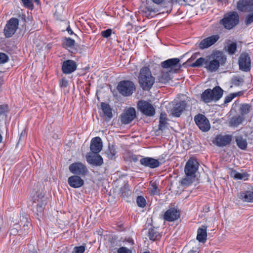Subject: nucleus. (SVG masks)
Listing matches in <instances>:
<instances>
[{
	"mask_svg": "<svg viewBox=\"0 0 253 253\" xmlns=\"http://www.w3.org/2000/svg\"><path fill=\"white\" fill-rule=\"evenodd\" d=\"M138 83L144 90H149L155 83V78L152 76L148 67H142L139 72Z\"/></svg>",
	"mask_w": 253,
	"mask_h": 253,
	"instance_id": "f257e3e1",
	"label": "nucleus"
},
{
	"mask_svg": "<svg viewBox=\"0 0 253 253\" xmlns=\"http://www.w3.org/2000/svg\"><path fill=\"white\" fill-rule=\"evenodd\" d=\"M223 90L219 86H215L212 89H206L201 95V100L206 103L212 101L219 100L223 95Z\"/></svg>",
	"mask_w": 253,
	"mask_h": 253,
	"instance_id": "f03ea898",
	"label": "nucleus"
},
{
	"mask_svg": "<svg viewBox=\"0 0 253 253\" xmlns=\"http://www.w3.org/2000/svg\"><path fill=\"white\" fill-rule=\"evenodd\" d=\"M220 24L227 30H231L239 23V16L236 11H231L224 15L223 18L220 20Z\"/></svg>",
	"mask_w": 253,
	"mask_h": 253,
	"instance_id": "7ed1b4c3",
	"label": "nucleus"
},
{
	"mask_svg": "<svg viewBox=\"0 0 253 253\" xmlns=\"http://www.w3.org/2000/svg\"><path fill=\"white\" fill-rule=\"evenodd\" d=\"M118 92L123 96L131 95L135 90L134 84L131 81L124 80L120 81L117 86Z\"/></svg>",
	"mask_w": 253,
	"mask_h": 253,
	"instance_id": "20e7f679",
	"label": "nucleus"
},
{
	"mask_svg": "<svg viewBox=\"0 0 253 253\" xmlns=\"http://www.w3.org/2000/svg\"><path fill=\"white\" fill-rule=\"evenodd\" d=\"M32 200V207L33 211H34L36 209L38 215L42 213L48 202L47 197L43 196L42 193L39 194L37 193L33 196Z\"/></svg>",
	"mask_w": 253,
	"mask_h": 253,
	"instance_id": "39448f33",
	"label": "nucleus"
},
{
	"mask_svg": "<svg viewBox=\"0 0 253 253\" xmlns=\"http://www.w3.org/2000/svg\"><path fill=\"white\" fill-rule=\"evenodd\" d=\"M19 26V20L12 17L7 21L3 30V34L5 38H9L15 33Z\"/></svg>",
	"mask_w": 253,
	"mask_h": 253,
	"instance_id": "423d86ee",
	"label": "nucleus"
},
{
	"mask_svg": "<svg viewBox=\"0 0 253 253\" xmlns=\"http://www.w3.org/2000/svg\"><path fill=\"white\" fill-rule=\"evenodd\" d=\"M180 60L177 58L169 59L161 63V66L165 69H170L169 72L171 73H175L181 68V65L179 63Z\"/></svg>",
	"mask_w": 253,
	"mask_h": 253,
	"instance_id": "0eeeda50",
	"label": "nucleus"
},
{
	"mask_svg": "<svg viewBox=\"0 0 253 253\" xmlns=\"http://www.w3.org/2000/svg\"><path fill=\"white\" fill-rule=\"evenodd\" d=\"M69 169L73 174L80 176H84L88 172L86 167L81 162H75L71 164Z\"/></svg>",
	"mask_w": 253,
	"mask_h": 253,
	"instance_id": "6e6552de",
	"label": "nucleus"
},
{
	"mask_svg": "<svg viewBox=\"0 0 253 253\" xmlns=\"http://www.w3.org/2000/svg\"><path fill=\"white\" fill-rule=\"evenodd\" d=\"M138 109L146 116L152 117L155 114V109L149 102L141 100L137 103Z\"/></svg>",
	"mask_w": 253,
	"mask_h": 253,
	"instance_id": "1a4fd4ad",
	"label": "nucleus"
},
{
	"mask_svg": "<svg viewBox=\"0 0 253 253\" xmlns=\"http://www.w3.org/2000/svg\"><path fill=\"white\" fill-rule=\"evenodd\" d=\"M194 121L200 130L203 132L208 131L211 128L210 124L206 116L201 114H198L194 117Z\"/></svg>",
	"mask_w": 253,
	"mask_h": 253,
	"instance_id": "9d476101",
	"label": "nucleus"
},
{
	"mask_svg": "<svg viewBox=\"0 0 253 253\" xmlns=\"http://www.w3.org/2000/svg\"><path fill=\"white\" fill-rule=\"evenodd\" d=\"M199 163L196 159L190 158L186 162L184 172L185 174L196 175V172L198 169Z\"/></svg>",
	"mask_w": 253,
	"mask_h": 253,
	"instance_id": "9b49d317",
	"label": "nucleus"
},
{
	"mask_svg": "<svg viewBox=\"0 0 253 253\" xmlns=\"http://www.w3.org/2000/svg\"><path fill=\"white\" fill-rule=\"evenodd\" d=\"M136 118V111L133 107L125 110L121 115V121L123 124H128Z\"/></svg>",
	"mask_w": 253,
	"mask_h": 253,
	"instance_id": "f8f14e48",
	"label": "nucleus"
},
{
	"mask_svg": "<svg viewBox=\"0 0 253 253\" xmlns=\"http://www.w3.org/2000/svg\"><path fill=\"white\" fill-rule=\"evenodd\" d=\"M239 69L242 71L247 72L251 69V60L248 53H242L238 61Z\"/></svg>",
	"mask_w": 253,
	"mask_h": 253,
	"instance_id": "ddd939ff",
	"label": "nucleus"
},
{
	"mask_svg": "<svg viewBox=\"0 0 253 253\" xmlns=\"http://www.w3.org/2000/svg\"><path fill=\"white\" fill-rule=\"evenodd\" d=\"M232 136L229 134L217 135L212 140V143L218 147H224L230 144Z\"/></svg>",
	"mask_w": 253,
	"mask_h": 253,
	"instance_id": "4468645a",
	"label": "nucleus"
},
{
	"mask_svg": "<svg viewBox=\"0 0 253 253\" xmlns=\"http://www.w3.org/2000/svg\"><path fill=\"white\" fill-rule=\"evenodd\" d=\"M140 164L145 167L155 169L162 165L158 160L152 157H142L139 160Z\"/></svg>",
	"mask_w": 253,
	"mask_h": 253,
	"instance_id": "2eb2a0df",
	"label": "nucleus"
},
{
	"mask_svg": "<svg viewBox=\"0 0 253 253\" xmlns=\"http://www.w3.org/2000/svg\"><path fill=\"white\" fill-rule=\"evenodd\" d=\"M218 35H213L202 40L199 44V47L201 49L207 48L214 44L219 39Z\"/></svg>",
	"mask_w": 253,
	"mask_h": 253,
	"instance_id": "dca6fc26",
	"label": "nucleus"
},
{
	"mask_svg": "<svg viewBox=\"0 0 253 253\" xmlns=\"http://www.w3.org/2000/svg\"><path fill=\"white\" fill-rule=\"evenodd\" d=\"M77 68L76 62L68 59L64 61L62 65V71L65 74H70L75 71Z\"/></svg>",
	"mask_w": 253,
	"mask_h": 253,
	"instance_id": "f3484780",
	"label": "nucleus"
},
{
	"mask_svg": "<svg viewBox=\"0 0 253 253\" xmlns=\"http://www.w3.org/2000/svg\"><path fill=\"white\" fill-rule=\"evenodd\" d=\"M180 217V212L173 208L168 210L164 213L163 218L165 220L172 222L178 219Z\"/></svg>",
	"mask_w": 253,
	"mask_h": 253,
	"instance_id": "a211bd4d",
	"label": "nucleus"
},
{
	"mask_svg": "<svg viewBox=\"0 0 253 253\" xmlns=\"http://www.w3.org/2000/svg\"><path fill=\"white\" fill-rule=\"evenodd\" d=\"M219 57H216L215 58L213 59H212L211 57H210L209 59H207L205 68H206L208 71L211 72H214L219 67Z\"/></svg>",
	"mask_w": 253,
	"mask_h": 253,
	"instance_id": "6ab92c4d",
	"label": "nucleus"
},
{
	"mask_svg": "<svg viewBox=\"0 0 253 253\" xmlns=\"http://www.w3.org/2000/svg\"><path fill=\"white\" fill-rule=\"evenodd\" d=\"M187 103L185 101H181L176 103L171 110V114L175 117H179L185 110Z\"/></svg>",
	"mask_w": 253,
	"mask_h": 253,
	"instance_id": "aec40b11",
	"label": "nucleus"
},
{
	"mask_svg": "<svg viewBox=\"0 0 253 253\" xmlns=\"http://www.w3.org/2000/svg\"><path fill=\"white\" fill-rule=\"evenodd\" d=\"M20 221L21 225H23V228L20 230L19 235L21 236H25L28 233L31 226V224L28 221V216H21L20 218Z\"/></svg>",
	"mask_w": 253,
	"mask_h": 253,
	"instance_id": "412c9836",
	"label": "nucleus"
},
{
	"mask_svg": "<svg viewBox=\"0 0 253 253\" xmlns=\"http://www.w3.org/2000/svg\"><path fill=\"white\" fill-rule=\"evenodd\" d=\"M68 183L72 188H78L84 185V181L80 176L74 175L68 178Z\"/></svg>",
	"mask_w": 253,
	"mask_h": 253,
	"instance_id": "4be33fe9",
	"label": "nucleus"
},
{
	"mask_svg": "<svg viewBox=\"0 0 253 253\" xmlns=\"http://www.w3.org/2000/svg\"><path fill=\"white\" fill-rule=\"evenodd\" d=\"M102 147V142L101 139L99 137H95L92 139L90 145V149L91 151L97 154L100 152Z\"/></svg>",
	"mask_w": 253,
	"mask_h": 253,
	"instance_id": "5701e85b",
	"label": "nucleus"
},
{
	"mask_svg": "<svg viewBox=\"0 0 253 253\" xmlns=\"http://www.w3.org/2000/svg\"><path fill=\"white\" fill-rule=\"evenodd\" d=\"M87 162L92 165L100 166L103 163L102 158L99 155H88L86 157Z\"/></svg>",
	"mask_w": 253,
	"mask_h": 253,
	"instance_id": "b1692460",
	"label": "nucleus"
},
{
	"mask_svg": "<svg viewBox=\"0 0 253 253\" xmlns=\"http://www.w3.org/2000/svg\"><path fill=\"white\" fill-rule=\"evenodd\" d=\"M207 226L206 225H202L198 228L196 239L199 242L205 243L206 241L207 237Z\"/></svg>",
	"mask_w": 253,
	"mask_h": 253,
	"instance_id": "393cba45",
	"label": "nucleus"
},
{
	"mask_svg": "<svg viewBox=\"0 0 253 253\" xmlns=\"http://www.w3.org/2000/svg\"><path fill=\"white\" fill-rule=\"evenodd\" d=\"M149 1L146 0L147 6L145 8H144L141 11V12L142 13L143 16H145L148 18H149V17H152L153 16L151 15V13L152 12L155 13L159 12V13H161L159 9L154 7L153 6L149 5Z\"/></svg>",
	"mask_w": 253,
	"mask_h": 253,
	"instance_id": "a878e982",
	"label": "nucleus"
},
{
	"mask_svg": "<svg viewBox=\"0 0 253 253\" xmlns=\"http://www.w3.org/2000/svg\"><path fill=\"white\" fill-rule=\"evenodd\" d=\"M196 175H192L191 174H185V177L180 181V185L184 187H187L190 185L195 180Z\"/></svg>",
	"mask_w": 253,
	"mask_h": 253,
	"instance_id": "bb28decb",
	"label": "nucleus"
},
{
	"mask_svg": "<svg viewBox=\"0 0 253 253\" xmlns=\"http://www.w3.org/2000/svg\"><path fill=\"white\" fill-rule=\"evenodd\" d=\"M101 106L102 112L105 117L109 119L112 118L113 117L112 109L109 105L106 103L102 102L101 103Z\"/></svg>",
	"mask_w": 253,
	"mask_h": 253,
	"instance_id": "cd10ccee",
	"label": "nucleus"
},
{
	"mask_svg": "<svg viewBox=\"0 0 253 253\" xmlns=\"http://www.w3.org/2000/svg\"><path fill=\"white\" fill-rule=\"evenodd\" d=\"M236 142L238 147L242 150H246L247 148V141L243 136H237L236 137Z\"/></svg>",
	"mask_w": 253,
	"mask_h": 253,
	"instance_id": "c85d7f7f",
	"label": "nucleus"
},
{
	"mask_svg": "<svg viewBox=\"0 0 253 253\" xmlns=\"http://www.w3.org/2000/svg\"><path fill=\"white\" fill-rule=\"evenodd\" d=\"M169 72H162L157 77V82L162 84H166L170 79Z\"/></svg>",
	"mask_w": 253,
	"mask_h": 253,
	"instance_id": "c756f323",
	"label": "nucleus"
},
{
	"mask_svg": "<svg viewBox=\"0 0 253 253\" xmlns=\"http://www.w3.org/2000/svg\"><path fill=\"white\" fill-rule=\"evenodd\" d=\"M231 175L235 179L246 180L249 177V174L246 172L240 173L235 170L231 172Z\"/></svg>",
	"mask_w": 253,
	"mask_h": 253,
	"instance_id": "7c9ffc66",
	"label": "nucleus"
},
{
	"mask_svg": "<svg viewBox=\"0 0 253 253\" xmlns=\"http://www.w3.org/2000/svg\"><path fill=\"white\" fill-rule=\"evenodd\" d=\"M148 236L150 240L153 241L159 239L161 237L160 233L154 227L149 229Z\"/></svg>",
	"mask_w": 253,
	"mask_h": 253,
	"instance_id": "2f4dec72",
	"label": "nucleus"
},
{
	"mask_svg": "<svg viewBox=\"0 0 253 253\" xmlns=\"http://www.w3.org/2000/svg\"><path fill=\"white\" fill-rule=\"evenodd\" d=\"M250 0H239L237 2V8L241 11L247 10Z\"/></svg>",
	"mask_w": 253,
	"mask_h": 253,
	"instance_id": "473e14b6",
	"label": "nucleus"
},
{
	"mask_svg": "<svg viewBox=\"0 0 253 253\" xmlns=\"http://www.w3.org/2000/svg\"><path fill=\"white\" fill-rule=\"evenodd\" d=\"M24 6L26 8L32 10L34 8L33 3L39 5L40 3V0H21Z\"/></svg>",
	"mask_w": 253,
	"mask_h": 253,
	"instance_id": "72a5a7b5",
	"label": "nucleus"
},
{
	"mask_svg": "<svg viewBox=\"0 0 253 253\" xmlns=\"http://www.w3.org/2000/svg\"><path fill=\"white\" fill-rule=\"evenodd\" d=\"M188 2V0H169L167 3L168 6L169 8V12L172 9V6L174 4L178 3L181 5H185Z\"/></svg>",
	"mask_w": 253,
	"mask_h": 253,
	"instance_id": "f704fd0d",
	"label": "nucleus"
},
{
	"mask_svg": "<svg viewBox=\"0 0 253 253\" xmlns=\"http://www.w3.org/2000/svg\"><path fill=\"white\" fill-rule=\"evenodd\" d=\"M251 109V106L248 104H242L240 105L239 111L243 116L249 113Z\"/></svg>",
	"mask_w": 253,
	"mask_h": 253,
	"instance_id": "c9c22d12",
	"label": "nucleus"
},
{
	"mask_svg": "<svg viewBox=\"0 0 253 253\" xmlns=\"http://www.w3.org/2000/svg\"><path fill=\"white\" fill-rule=\"evenodd\" d=\"M121 246V241L120 240L113 238L110 243V250L112 252H114L116 250L117 251L118 247Z\"/></svg>",
	"mask_w": 253,
	"mask_h": 253,
	"instance_id": "e433bc0d",
	"label": "nucleus"
},
{
	"mask_svg": "<svg viewBox=\"0 0 253 253\" xmlns=\"http://www.w3.org/2000/svg\"><path fill=\"white\" fill-rule=\"evenodd\" d=\"M207 59H206L205 58L203 57H200L198 59H197L195 62L193 63L191 65V67H200L202 66L203 65H205L206 66V62Z\"/></svg>",
	"mask_w": 253,
	"mask_h": 253,
	"instance_id": "4c0bfd02",
	"label": "nucleus"
},
{
	"mask_svg": "<svg viewBox=\"0 0 253 253\" xmlns=\"http://www.w3.org/2000/svg\"><path fill=\"white\" fill-rule=\"evenodd\" d=\"M244 82L243 78L239 76L233 77L231 80L232 84L235 86H239Z\"/></svg>",
	"mask_w": 253,
	"mask_h": 253,
	"instance_id": "58836bf2",
	"label": "nucleus"
},
{
	"mask_svg": "<svg viewBox=\"0 0 253 253\" xmlns=\"http://www.w3.org/2000/svg\"><path fill=\"white\" fill-rule=\"evenodd\" d=\"M237 45L236 42H233L227 46V51L231 55L234 54L237 50Z\"/></svg>",
	"mask_w": 253,
	"mask_h": 253,
	"instance_id": "ea45409f",
	"label": "nucleus"
},
{
	"mask_svg": "<svg viewBox=\"0 0 253 253\" xmlns=\"http://www.w3.org/2000/svg\"><path fill=\"white\" fill-rule=\"evenodd\" d=\"M20 226L21 224H19V223L15 224L10 229V235H16L19 233H20Z\"/></svg>",
	"mask_w": 253,
	"mask_h": 253,
	"instance_id": "a19ab883",
	"label": "nucleus"
},
{
	"mask_svg": "<svg viewBox=\"0 0 253 253\" xmlns=\"http://www.w3.org/2000/svg\"><path fill=\"white\" fill-rule=\"evenodd\" d=\"M136 203L138 207L140 208H144L146 206V201L145 198L141 196H139L137 197Z\"/></svg>",
	"mask_w": 253,
	"mask_h": 253,
	"instance_id": "79ce46f5",
	"label": "nucleus"
},
{
	"mask_svg": "<svg viewBox=\"0 0 253 253\" xmlns=\"http://www.w3.org/2000/svg\"><path fill=\"white\" fill-rule=\"evenodd\" d=\"M242 118H244L242 116L238 115L235 116L232 118L231 123L233 125L237 126L242 123Z\"/></svg>",
	"mask_w": 253,
	"mask_h": 253,
	"instance_id": "37998d69",
	"label": "nucleus"
},
{
	"mask_svg": "<svg viewBox=\"0 0 253 253\" xmlns=\"http://www.w3.org/2000/svg\"><path fill=\"white\" fill-rule=\"evenodd\" d=\"M107 153L110 159H113L116 154V151L115 147L113 145H112L111 146L109 145Z\"/></svg>",
	"mask_w": 253,
	"mask_h": 253,
	"instance_id": "c03bdc74",
	"label": "nucleus"
},
{
	"mask_svg": "<svg viewBox=\"0 0 253 253\" xmlns=\"http://www.w3.org/2000/svg\"><path fill=\"white\" fill-rule=\"evenodd\" d=\"M244 202L253 203V191H247L246 192V196Z\"/></svg>",
	"mask_w": 253,
	"mask_h": 253,
	"instance_id": "a18cd8bd",
	"label": "nucleus"
},
{
	"mask_svg": "<svg viewBox=\"0 0 253 253\" xmlns=\"http://www.w3.org/2000/svg\"><path fill=\"white\" fill-rule=\"evenodd\" d=\"M65 41L63 43V44L67 47H71L74 45L75 41L74 40L70 38H66L65 37Z\"/></svg>",
	"mask_w": 253,
	"mask_h": 253,
	"instance_id": "49530a36",
	"label": "nucleus"
},
{
	"mask_svg": "<svg viewBox=\"0 0 253 253\" xmlns=\"http://www.w3.org/2000/svg\"><path fill=\"white\" fill-rule=\"evenodd\" d=\"M9 60V57L7 54L3 52H0V64H4Z\"/></svg>",
	"mask_w": 253,
	"mask_h": 253,
	"instance_id": "de8ad7c7",
	"label": "nucleus"
},
{
	"mask_svg": "<svg viewBox=\"0 0 253 253\" xmlns=\"http://www.w3.org/2000/svg\"><path fill=\"white\" fill-rule=\"evenodd\" d=\"M151 194L153 195H157L159 193V190L158 189V187L157 184L155 182H153L151 184Z\"/></svg>",
	"mask_w": 253,
	"mask_h": 253,
	"instance_id": "09e8293b",
	"label": "nucleus"
},
{
	"mask_svg": "<svg viewBox=\"0 0 253 253\" xmlns=\"http://www.w3.org/2000/svg\"><path fill=\"white\" fill-rule=\"evenodd\" d=\"M85 246L75 247L73 251V253H84L85 251Z\"/></svg>",
	"mask_w": 253,
	"mask_h": 253,
	"instance_id": "8fccbe9b",
	"label": "nucleus"
},
{
	"mask_svg": "<svg viewBox=\"0 0 253 253\" xmlns=\"http://www.w3.org/2000/svg\"><path fill=\"white\" fill-rule=\"evenodd\" d=\"M8 111V107L7 105L0 106V117H5L6 113Z\"/></svg>",
	"mask_w": 253,
	"mask_h": 253,
	"instance_id": "3c124183",
	"label": "nucleus"
},
{
	"mask_svg": "<svg viewBox=\"0 0 253 253\" xmlns=\"http://www.w3.org/2000/svg\"><path fill=\"white\" fill-rule=\"evenodd\" d=\"M166 118H163L161 116L159 120V129L163 130L166 127Z\"/></svg>",
	"mask_w": 253,
	"mask_h": 253,
	"instance_id": "603ef678",
	"label": "nucleus"
},
{
	"mask_svg": "<svg viewBox=\"0 0 253 253\" xmlns=\"http://www.w3.org/2000/svg\"><path fill=\"white\" fill-rule=\"evenodd\" d=\"M112 33V30L111 29H108L106 30L102 31L101 33L102 37L105 38H109Z\"/></svg>",
	"mask_w": 253,
	"mask_h": 253,
	"instance_id": "864d4df0",
	"label": "nucleus"
},
{
	"mask_svg": "<svg viewBox=\"0 0 253 253\" xmlns=\"http://www.w3.org/2000/svg\"><path fill=\"white\" fill-rule=\"evenodd\" d=\"M117 252V253H132L131 250L125 247L119 248Z\"/></svg>",
	"mask_w": 253,
	"mask_h": 253,
	"instance_id": "5fc2aeb1",
	"label": "nucleus"
},
{
	"mask_svg": "<svg viewBox=\"0 0 253 253\" xmlns=\"http://www.w3.org/2000/svg\"><path fill=\"white\" fill-rule=\"evenodd\" d=\"M253 22V13L247 16L245 20L246 25H249Z\"/></svg>",
	"mask_w": 253,
	"mask_h": 253,
	"instance_id": "6e6d98bb",
	"label": "nucleus"
},
{
	"mask_svg": "<svg viewBox=\"0 0 253 253\" xmlns=\"http://www.w3.org/2000/svg\"><path fill=\"white\" fill-rule=\"evenodd\" d=\"M59 84L61 87H66L68 85V82L65 78H63L60 80Z\"/></svg>",
	"mask_w": 253,
	"mask_h": 253,
	"instance_id": "4d7b16f0",
	"label": "nucleus"
},
{
	"mask_svg": "<svg viewBox=\"0 0 253 253\" xmlns=\"http://www.w3.org/2000/svg\"><path fill=\"white\" fill-rule=\"evenodd\" d=\"M235 97H236V94H233V93L230 94L225 98L224 103L226 104L231 102Z\"/></svg>",
	"mask_w": 253,
	"mask_h": 253,
	"instance_id": "13d9d810",
	"label": "nucleus"
},
{
	"mask_svg": "<svg viewBox=\"0 0 253 253\" xmlns=\"http://www.w3.org/2000/svg\"><path fill=\"white\" fill-rule=\"evenodd\" d=\"M142 157H143L141 155H132L130 157V159L131 161L136 163L138 161H139V160H140L139 158H141V159Z\"/></svg>",
	"mask_w": 253,
	"mask_h": 253,
	"instance_id": "bf43d9fd",
	"label": "nucleus"
},
{
	"mask_svg": "<svg viewBox=\"0 0 253 253\" xmlns=\"http://www.w3.org/2000/svg\"><path fill=\"white\" fill-rule=\"evenodd\" d=\"M246 196V192H240L237 194V197L242 200L244 202V199H245Z\"/></svg>",
	"mask_w": 253,
	"mask_h": 253,
	"instance_id": "052dcab7",
	"label": "nucleus"
},
{
	"mask_svg": "<svg viewBox=\"0 0 253 253\" xmlns=\"http://www.w3.org/2000/svg\"><path fill=\"white\" fill-rule=\"evenodd\" d=\"M247 10L249 12H253V0H250Z\"/></svg>",
	"mask_w": 253,
	"mask_h": 253,
	"instance_id": "680f3d73",
	"label": "nucleus"
},
{
	"mask_svg": "<svg viewBox=\"0 0 253 253\" xmlns=\"http://www.w3.org/2000/svg\"><path fill=\"white\" fill-rule=\"evenodd\" d=\"M153 2L157 4H162L164 3L165 0H152Z\"/></svg>",
	"mask_w": 253,
	"mask_h": 253,
	"instance_id": "e2e57ef3",
	"label": "nucleus"
},
{
	"mask_svg": "<svg viewBox=\"0 0 253 253\" xmlns=\"http://www.w3.org/2000/svg\"><path fill=\"white\" fill-rule=\"evenodd\" d=\"M67 31L68 32V33L70 34V35H73L74 34V32L72 30V29H71L70 26H69L67 29H66Z\"/></svg>",
	"mask_w": 253,
	"mask_h": 253,
	"instance_id": "0e129e2a",
	"label": "nucleus"
},
{
	"mask_svg": "<svg viewBox=\"0 0 253 253\" xmlns=\"http://www.w3.org/2000/svg\"><path fill=\"white\" fill-rule=\"evenodd\" d=\"M232 93H233V94H236V96H240L241 95H243L244 92L242 91H239V92H237Z\"/></svg>",
	"mask_w": 253,
	"mask_h": 253,
	"instance_id": "69168bd1",
	"label": "nucleus"
},
{
	"mask_svg": "<svg viewBox=\"0 0 253 253\" xmlns=\"http://www.w3.org/2000/svg\"><path fill=\"white\" fill-rule=\"evenodd\" d=\"M25 134V130H23L21 132V134L20 135V138H19V140L21 139L22 136L23 135H24Z\"/></svg>",
	"mask_w": 253,
	"mask_h": 253,
	"instance_id": "338daca9",
	"label": "nucleus"
},
{
	"mask_svg": "<svg viewBox=\"0 0 253 253\" xmlns=\"http://www.w3.org/2000/svg\"><path fill=\"white\" fill-rule=\"evenodd\" d=\"M196 57V54H193L192 55V56L191 57V58L189 59V60H193L194 59H195Z\"/></svg>",
	"mask_w": 253,
	"mask_h": 253,
	"instance_id": "774afa93",
	"label": "nucleus"
}]
</instances>
